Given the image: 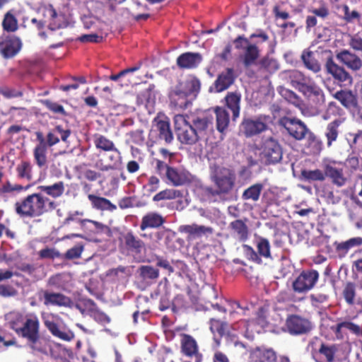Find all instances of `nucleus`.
<instances>
[{
    "label": "nucleus",
    "instance_id": "obj_20",
    "mask_svg": "<svg viewBox=\"0 0 362 362\" xmlns=\"http://www.w3.org/2000/svg\"><path fill=\"white\" fill-rule=\"evenodd\" d=\"M202 56L198 52H185L176 60L177 66L182 69H196L202 62Z\"/></svg>",
    "mask_w": 362,
    "mask_h": 362
},
{
    "label": "nucleus",
    "instance_id": "obj_28",
    "mask_svg": "<svg viewBox=\"0 0 362 362\" xmlns=\"http://www.w3.org/2000/svg\"><path fill=\"white\" fill-rule=\"evenodd\" d=\"M226 106L232 111V120L235 121L240 116L241 94L239 92H228L225 97Z\"/></svg>",
    "mask_w": 362,
    "mask_h": 362
},
{
    "label": "nucleus",
    "instance_id": "obj_21",
    "mask_svg": "<svg viewBox=\"0 0 362 362\" xmlns=\"http://www.w3.org/2000/svg\"><path fill=\"white\" fill-rule=\"evenodd\" d=\"M340 349V344H327L321 341L317 352L325 362H335L339 360Z\"/></svg>",
    "mask_w": 362,
    "mask_h": 362
},
{
    "label": "nucleus",
    "instance_id": "obj_15",
    "mask_svg": "<svg viewBox=\"0 0 362 362\" xmlns=\"http://www.w3.org/2000/svg\"><path fill=\"white\" fill-rule=\"evenodd\" d=\"M180 233L186 235L188 241L201 238L203 236L212 235L214 228L210 226L198 225L197 223L181 225L178 228Z\"/></svg>",
    "mask_w": 362,
    "mask_h": 362
},
{
    "label": "nucleus",
    "instance_id": "obj_24",
    "mask_svg": "<svg viewBox=\"0 0 362 362\" xmlns=\"http://www.w3.org/2000/svg\"><path fill=\"white\" fill-rule=\"evenodd\" d=\"M325 177L330 179L332 183L338 187L344 186L347 178L344 174L342 168H337L332 164H326L324 166Z\"/></svg>",
    "mask_w": 362,
    "mask_h": 362
},
{
    "label": "nucleus",
    "instance_id": "obj_19",
    "mask_svg": "<svg viewBox=\"0 0 362 362\" xmlns=\"http://www.w3.org/2000/svg\"><path fill=\"white\" fill-rule=\"evenodd\" d=\"M36 141L38 144L35 146L33 150V156L37 165L39 168H42L47 164V148L45 144V136L42 132L37 131L35 133Z\"/></svg>",
    "mask_w": 362,
    "mask_h": 362
},
{
    "label": "nucleus",
    "instance_id": "obj_48",
    "mask_svg": "<svg viewBox=\"0 0 362 362\" xmlns=\"http://www.w3.org/2000/svg\"><path fill=\"white\" fill-rule=\"evenodd\" d=\"M301 176L304 180L308 182L320 181L322 182L325 180V171H322L320 169L311 170H303L301 171Z\"/></svg>",
    "mask_w": 362,
    "mask_h": 362
},
{
    "label": "nucleus",
    "instance_id": "obj_53",
    "mask_svg": "<svg viewBox=\"0 0 362 362\" xmlns=\"http://www.w3.org/2000/svg\"><path fill=\"white\" fill-rule=\"evenodd\" d=\"M140 276L144 279L154 280L159 276V270L149 265H142L139 267Z\"/></svg>",
    "mask_w": 362,
    "mask_h": 362
},
{
    "label": "nucleus",
    "instance_id": "obj_50",
    "mask_svg": "<svg viewBox=\"0 0 362 362\" xmlns=\"http://www.w3.org/2000/svg\"><path fill=\"white\" fill-rule=\"evenodd\" d=\"M258 65L260 70H264L269 73L274 72L279 69L276 60L268 56L261 59L258 62Z\"/></svg>",
    "mask_w": 362,
    "mask_h": 362
},
{
    "label": "nucleus",
    "instance_id": "obj_11",
    "mask_svg": "<svg viewBox=\"0 0 362 362\" xmlns=\"http://www.w3.org/2000/svg\"><path fill=\"white\" fill-rule=\"evenodd\" d=\"M280 124L296 140L303 139L309 132L307 126L300 119L295 117H284L280 119Z\"/></svg>",
    "mask_w": 362,
    "mask_h": 362
},
{
    "label": "nucleus",
    "instance_id": "obj_18",
    "mask_svg": "<svg viewBox=\"0 0 362 362\" xmlns=\"http://www.w3.org/2000/svg\"><path fill=\"white\" fill-rule=\"evenodd\" d=\"M336 58L352 71L356 72L362 68V59L348 49H342L337 53Z\"/></svg>",
    "mask_w": 362,
    "mask_h": 362
},
{
    "label": "nucleus",
    "instance_id": "obj_57",
    "mask_svg": "<svg viewBox=\"0 0 362 362\" xmlns=\"http://www.w3.org/2000/svg\"><path fill=\"white\" fill-rule=\"evenodd\" d=\"M83 250V245L77 244L73 247L69 249L64 255V257L66 259H74L79 258Z\"/></svg>",
    "mask_w": 362,
    "mask_h": 362
},
{
    "label": "nucleus",
    "instance_id": "obj_29",
    "mask_svg": "<svg viewBox=\"0 0 362 362\" xmlns=\"http://www.w3.org/2000/svg\"><path fill=\"white\" fill-rule=\"evenodd\" d=\"M245 221L237 219L230 223L229 228L232 234L240 242H245L248 239L249 228Z\"/></svg>",
    "mask_w": 362,
    "mask_h": 362
},
{
    "label": "nucleus",
    "instance_id": "obj_59",
    "mask_svg": "<svg viewBox=\"0 0 362 362\" xmlns=\"http://www.w3.org/2000/svg\"><path fill=\"white\" fill-rule=\"evenodd\" d=\"M282 96L290 103L296 106H300L301 104L300 98L293 91L288 89L284 90L282 91Z\"/></svg>",
    "mask_w": 362,
    "mask_h": 362
},
{
    "label": "nucleus",
    "instance_id": "obj_30",
    "mask_svg": "<svg viewBox=\"0 0 362 362\" xmlns=\"http://www.w3.org/2000/svg\"><path fill=\"white\" fill-rule=\"evenodd\" d=\"M252 362H276V355L272 349L256 348L250 355Z\"/></svg>",
    "mask_w": 362,
    "mask_h": 362
},
{
    "label": "nucleus",
    "instance_id": "obj_41",
    "mask_svg": "<svg viewBox=\"0 0 362 362\" xmlns=\"http://www.w3.org/2000/svg\"><path fill=\"white\" fill-rule=\"evenodd\" d=\"M37 189L52 198H58L64 194L65 187L64 182L59 181L52 185L38 186Z\"/></svg>",
    "mask_w": 362,
    "mask_h": 362
},
{
    "label": "nucleus",
    "instance_id": "obj_8",
    "mask_svg": "<svg viewBox=\"0 0 362 362\" xmlns=\"http://www.w3.org/2000/svg\"><path fill=\"white\" fill-rule=\"evenodd\" d=\"M118 240L122 254L138 256L146 250L145 243L132 230L121 233Z\"/></svg>",
    "mask_w": 362,
    "mask_h": 362
},
{
    "label": "nucleus",
    "instance_id": "obj_9",
    "mask_svg": "<svg viewBox=\"0 0 362 362\" xmlns=\"http://www.w3.org/2000/svg\"><path fill=\"white\" fill-rule=\"evenodd\" d=\"M257 37L259 38L260 40L254 44L248 43L247 46H245L244 48L243 54L240 55V59L245 68H249L256 64L257 60L260 56V49L257 44L269 40V35L263 30H259L257 33H252L250 36V39Z\"/></svg>",
    "mask_w": 362,
    "mask_h": 362
},
{
    "label": "nucleus",
    "instance_id": "obj_35",
    "mask_svg": "<svg viewBox=\"0 0 362 362\" xmlns=\"http://www.w3.org/2000/svg\"><path fill=\"white\" fill-rule=\"evenodd\" d=\"M88 199L90 202L92 207L97 210L114 211L117 209L116 205L105 197L88 194Z\"/></svg>",
    "mask_w": 362,
    "mask_h": 362
},
{
    "label": "nucleus",
    "instance_id": "obj_51",
    "mask_svg": "<svg viewBox=\"0 0 362 362\" xmlns=\"http://www.w3.org/2000/svg\"><path fill=\"white\" fill-rule=\"evenodd\" d=\"M107 158L109 161L107 164L103 165L100 168L101 171H108L110 170L116 169L120 163V152L119 151V154L115 152H109Z\"/></svg>",
    "mask_w": 362,
    "mask_h": 362
},
{
    "label": "nucleus",
    "instance_id": "obj_13",
    "mask_svg": "<svg viewBox=\"0 0 362 362\" xmlns=\"http://www.w3.org/2000/svg\"><path fill=\"white\" fill-rule=\"evenodd\" d=\"M267 165L276 164L282 159V149L279 144L273 138L267 139L263 144L262 152Z\"/></svg>",
    "mask_w": 362,
    "mask_h": 362
},
{
    "label": "nucleus",
    "instance_id": "obj_44",
    "mask_svg": "<svg viewBox=\"0 0 362 362\" xmlns=\"http://www.w3.org/2000/svg\"><path fill=\"white\" fill-rule=\"evenodd\" d=\"M342 296L345 302L349 305L355 304V298L356 296V285L354 282L347 281L344 287Z\"/></svg>",
    "mask_w": 362,
    "mask_h": 362
},
{
    "label": "nucleus",
    "instance_id": "obj_64",
    "mask_svg": "<svg viewBox=\"0 0 362 362\" xmlns=\"http://www.w3.org/2000/svg\"><path fill=\"white\" fill-rule=\"evenodd\" d=\"M334 245L335 247V251L340 258L344 257L347 255L348 252L351 250L349 248V245L346 241L341 243L335 242Z\"/></svg>",
    "mask_w": 362,
    "mask_h": 362
},
{
    "label": "nucleus",
    "instance_id": "obj_32",
    "mask_svg": "<svg viewBox=\"0 0 362 362\" xmlns=\"http://www.w3.org/2000/svg\"><path fill=\"white\" fill-rule=\"evenodd\" d=\"M288 79L292 86L300 92H304V88L310 82V78L298 70H291L288 73Z\"/></svg>",
    "mask_w": 362,
    "mask_h": 362
},
{
    "label": "nucleus",
    "instance_id": "obj_31",
    "mask_svg": "<svg viewBox=\"0 0 362 362\" xmlns=\"http://www.w3.org/2000/svg\"><path fill=\"white\" fill-rule=\"evenodd\" d=\"M44 325L54 337L62 340L70 341L74 338V334L71 331L61 330L59 325L53 320H45Z\"/></svg>",
    "mask_w": 362,
    "mask_h": 362
},
{
    "label": "nucleus",
    "instance_id": "obj_1",
    "mask_svg": "<svg viewBox=\"0 0 362 362\" xmlns=\"http://www.w3.org/2000/svg\"><path fill=\"white\" fill-rule=\"evenodd\" d=\"M210 180L214 188L210 186L204 188L209 197L225 201L232 197L236 191L237 174L232 168L214 165L210 168Z\"/></svg>",
    "mask_w": 362,
    "mask_h": 362
},
{
    "label": "nucleus",
    "instance_id": "obj_54",
    "mask_svg": "<svg viewBox=\"0 0 362 362\" xmlns=\"http://www.w3.org/2000/svg\"><path fill=\"white\" fill-rule=\"evenodd\" d=\"M31 187L30 185H28L26 186H23L19 184L12 185L10 181L7 180L1 187H0V193H11L13 192H22L26 191Z\"/></svg>",
    "mask_w": 362,
    "mask_h": 362
},
{
    "label": "nucleus",
    "instance_id": "obj_26",
    "mask_svg": "<svg viewBox=\"0 0 362 362\" xmlns=\"http://www.w3.org/2000/svg\"><path fill=\"white\" fill-rule=\"evenodd\" d=\"M165 177L168 183L176 187L182 186L191 182L188 174L179 171L173 167L168 168V171L165 172Z\"/></svg>",
    "mask_w": 362,
    "mask_h": 362
},
{
    "label": "nucleus",
    "instance_id": "obj_37",
    "mask_svg": "<svg viewBox=\"0 0 362 362\" xmlns=\"http://www.w3.org/2000/svg\"><path fill=\"white\" fill-rule=\"evenodd\" d=\"M216 119V129L223 133L228 127L230 123L229 114L226 109L221 107H216L214 109Z\"/></svg>",
    "mask_w": 362,
    "mask_h": 362
},
{
    "label": "nucleus",
    "instance_id": "obj_33",
    "mask_svg": "<svg viewBox=\"0 0 362 362\" xmlns=\"http://www.w3.org/2000/svg\"><path fill=\"white\" fill-rule=\"evenodd\" d=\"M341 124L342 120L341 119H336L327 124L325 131L327 147L332 146L333 142L337 140L340 132L339 127Z\"/></svg>",
    "mask_w": 362,
    "mask_h": 362
},
{
    "label": "nucleus",
    "instance_id": "obj_36",
    "mask_svg": "<svg viewBox=\"0 0 362 362\" xmlns=\"http://www.w3.org/2000/svg\"><path fill=\"white\" fill-rule=\"evenodd\" d=\"M189 95H190L182 88V85L180 84L177 86L174 90L172 95L171 103H173L175 107L186 109L189 104L188 100Z\"/></svg>",
    "mask_w": 362,
    "mask_h": 362
},
{
    "label": "nucleus",
    "instance_id": "obj_52",
    "mask_svg": "<svg viewBox=\"0 0 362 362\" xmlns=\"http://www.w3.org/2000/svg\"><path fill=\"white\" fill-rule=\"evenodd\" d=\"M303 93H308L309 94L315 96L318 102H321L322 103H324L325 101V97L323 90L315 83L308 82V83L304 88Z\"/></svg>",
    "mask_w": 362,
    "mask_h": 362
},
{
    "label": "nucleus",
    "instance_id": "obj_6",
    "mask_svg": "<svg viewBox=\"0 0 362 362\" xmlns=\"http://www.w3.org/2000/svg\"><path fill=\"white\" fill-rule=\"evenodd\" d=\"M270 117L259 115L255 117H244L239 127V132L247 138L262 134L268 128Z\"/></svg>",
    "mask_w": 362,
    "mask_h": 362
},
{
    "label": "nucleus",
    "instance_id": "obj_56",
    "mask_svg": "<svg viewBox=\"0 0 362 362\" xmlns=\"http://www.w3.org/2000/svg\"><path fill=\"white\" fill-rule=\"evenodd\" d=\"M0 95L4 98L11 99L15 98H21L23 95L22 90L9 86L0 87Z\"/></svg>",
    "mask_w": 362,
    "mask_h": 362
},
{
    "label": "nucleus",
    "instance_id": "obj_49",
    "mask_svg": "<svg viewBox=\"0 0 362 362\" xmlns=\"http://www.w3.org/2000/svg\"><path fill=\"white\" fill-rule=\"evenodd\" d=\"M271 245L269 241L262 237H259L257 240V250L259 256L264 258H271Z\"/></svg>",
    "mask_w": 362,
    "mask_h": 362
},
{
    "label": "nucleus",
    "instance_id": "obj_62",
    "mask_svg": "<svg viewBox=\"0 0 362 362\" xmlns=\"http://www.w3.org/2000/svg\"><path fill=\"white\" fill-rule=\"evenodd\" d=\"M91 316L94 320L102 325H106L110 322V317L106 313L98 309L93 310L92 311Z\"/></svg>",
    "mask_w": 362,
    "mask_h": 362
},
{
    "label": "nucleus",
    "instance_id": "obj_40",
    "mask_svg": "<svg viewBox=\"0 0 362 362\" xmlns=\"http://www.w3.org/2000/svg\"><path fill=\"white\" fill-rule=\"evenodd\" d=\"M193 129L197 132L199 139L206 134L211 119L207 117H196L189 122Z\"/></svg>",
    "mask_w": 362,
    "mask_h": 362
},
{
    "label": "nucleus",
    "instance_id": "obj_45",
    "mask_svg": "<svg viewBox=\"0 0 362 362\" xmlns=\"http://www.w3.org/2000/svg\"><path fill=\"white\" fill-rule=\"evenodd\" d=\"M2 27L4 30L8 33H13L18 28V20L11 11H8L4 15Z\"/></svg>",
    "mask_w": 362,
    "mask_h": 362
},
{
    "label": "nucleus",
    "instance_id": "obj_2",
    "mask_svg": "<svg viewBox=\"0 0 362 362\" xmlns=\"http://www.w3.org/2000/svg\"><path fill=\"white\" fill-rule=\"evenodd\" d=\"M40 329V322L37 315L30 313L25 315V322L18 335L27 340L28 345L33 351L47 354L49 346L45 339L41 338Z\"/></svg>",
    "mask_w": 362,
    "mask_h": 362
},
{
    "label": "nucleus",
    "instance_id": "obj_27",
    "mask_svg": "<svg viewBox=\"0 0 362 362\" xmlns=\"http://www.w3.org/2000/svg\"><path fill=\"white\" fill-rule=\"evenodd\" d=\"M333 97L346 108H356L358 106L357 96L351 90H340L333 94Z\"/></svg>",
    "mask_w": 362,
    "mask_h": 362
},
{
    "label": "nucleus",
    "instance_id": "obj_10",
    "mask_svg": "<svg viewBox=\"0 0 362 362\" xmlns=\"http://www.w3.org/2000/svg\"><path fill=\"white\" fill-rule=\"evenodd\" d=\"M285 327L288 333L292 336L308 334L313 329V325L308 318L298 314L288 315Z\"/></svg>",
    "mask_w": 362,
    "mask_h": 362
},
{
    "label": "nucleus",
    "instance_id": "obj_22",
    "mask_svg": "<svg viewBox=\"0 0 362 362\" xmlns=\"http://www.w3.org/2000/svg\"><path fill=\"white\" fill-rule=\"evenodd\" d=\"M209 328L214 335V341L216 347L220 346L221 339L223 337L229 335L228 324L226 322L211 318L209 320Z\"/></svg>",
    "mask_w": 362,
    "mask_h": 362
},
{
    "label": "nucleus",
    "instance_id": "obj_34",
    "mask_svg": "<svg viewBox=\"0 0 362 362\" xmlns=\"http://www.w3.org/2000/svg\"><path fill=\"white\" fill-rule=\"evenodd\" d=\"M33 165L29 160H21L16 167V177L20 180L30 182L33 180Z\"/></svg>",
    "mask_w": 362,
    "mask_h": 362
},
{
    "label": "nucleus",
    "instance_id": "obj_39",
    "mask_svg": "<svg viewBox=\"0 0 362 362\" xmlns=\"http://www.w3.org/2000/svg\"><path fill=\"white\" fill-rule=\"evenodd\" d=\"M94 144L97 149L107 152H115L119 154V150L113 141L103 135L96 134L94 137Z\"/></svg>",
    "mask_w": 362,
    "mask_h": 362
},
{
    "label": "nucleus",
    "instance_id": "obj_4",
    "mask_svg": "<svg viewBox=\"0 0 362 362\" xmlns=\"http://www.w3.org/2000/svg\"><path fill=\"white\" fill-rule=\"evenodd\" d=\"M173 139L168 117L165 115L156 116L153 120L152 127L148 134L149 141L152 144L160 141H164L165 144H170Z\"/></svg>",
    "mask_w": 362,
    "mask_h": 362
},
{
    "label": "nucleus",
    "instance_id": "obj_3",
    "mask_svg": "<svg viewBox=\"0 0 362 362\" xmlns=\"http://www.w3.org/2000/svg\"><path fill=\"white\" fill-rule=\"evenodd\" d=\"M48 200L42 193L28 194L15 203V211L21 218L40 216L47 211L46 202Z\"/></svg>",
    "mask_w": 362,
    "mask_h": 362
},
{
    "label": "nucleus",
    "instance_id": "obj_23",
    "mask_svg": "<svg viewBox=\"0 0 362 362\" xmlns=\"http://www.w3.org/2000/svg\"><path fill=\"white\" fill-rule=\"evenodd\" d=\"M235 71L233 68H227L224 71L218 74L217 78L214 81V87L216 92H222L228 89L235 80Z\"/></svg>",
    "mask_w": 362,
    "mask_h": 362
},
{
    "label": "nucleus",
    "instance_id": "obj_12",
    "mask_svg": "<svg viewBox=\"0 0 362 362\" xmlns=\"http://www.w3.org/2000/svg\"><path fill=\"white\" fill-rule=\"evenodd\" d=\"M180 337V351L183 356L194 358L195 362H202L203 356L199 352V345L196 339L190 334L182 333Z\"/></svg>",
    "mask_w": 362,
    "mask_h": 362
},
{
    "label": "nucleus",
    "instance_id": "obj_61",
    "mask_svg": "<svg viewBox=\"0 0 362 362\" xmlns=\"http://www.w3.org/2000/svg\"><path fill=\"white\" fill-rule=\"evenodd\" d=\"M344 329L349 330L351 334H355L357 337H362V328L357 324L349 321H342Z\"/></svg>",
    "mask_w": 362,
    "mask_h": 362
},
{
    "label": "nucleus",
    "instance_id": "obj_25",
    "mask_svg": "<svg viewBox=\"0 0 362 362\" xmlns=\"http://www.w3.org/2000/svg\"><path fill=\"white\" fill-rule=\"evenodd\" d=\"M165 222V218L158 212H148L145 214L140 223L141 230L147 228H158Z\"/></svg>",
    "mask_w": 362,
    "mask_h": 362
},
{
    "label": "nucleus",
    "instance_id": "obj_55",
    "mask_svg": "<svg viewBox=\"0 0 362 362\" xmlns=\"http://www.w3.org/2000/svg\"><path fill=\"white\" fill-rule=\"evenodd\" d=\"M201 87V83L199 78L194 76L187 80L185 83V88H183L188 94H197L199 93Z\"/></svg>",
    "mask_w": 362,
    "mask_h": 362
},
{
    "label": "nucleus",
    "instance_id": "obj_60",
    "mask_svg": "<svg viewBox=\"0 0 362 362\" xmlns=\"http://www.w3.org/2000/svg\"><path fill=\"white\" fill-rule=\"evenodd\" d=\"M39 255L42 259H51L59 258L62 257V254L55 248H44L39 252Z\"/></svg>",
    "mask_w": 362,
    "mask_h": 362
},
{
    "label": "nucleus",
    "instance_id": "obj_38",
    "mask_svg": "<svg viewBox=\"0 0 362 362\" xmlns=\"http://www.w3.org/2000/svg\"><path fill=\"white\" fill-rule=\"evenodd\" d=\"M301 60L306 69L317 74L321 71V66L315 58L313 52L310 50H304L301 54Z\"/></svg>",
    "mask_w": 362,
    "mask_h": 362
},
{
    "label": "nucleus",
    "instance_id": "obj_16",
    "mask_svg": "<svg viewBox=\"0 0 362 362\" xmlns=\"http://www.w3.org/2000/svg\"><path fill=\"white\" fill-rule=\"evenodd\" d=\"M325 69L327 74L331 75L334 80L339 82H351L352 81L350 74L343 66L337 64L332 57L327 58Z\"/></svg>",
    "mask_w": 362,
    "mask_h": 362
},
{
    "label": "nucleus",
    "instance_id": "obj_43",
    "mask_svg": "<svg viewBox=\"0 0 362 362\" xmlns=\"http://www.w3.org/2000/svg\"><path fill=\"white\" fill-rule=\"evenodd\" d=\"M182 191L175 189H165L155 194L153 197V202H160L163 200H170L179 197H182Z\"/></svg>",
    "mask_w": 362,
    "mask_h": 362
},
{
    "label": "nucleus",
    "instance_id": "obj_42",
    "mask_svg": "<svg viewBox=\"0 0 362 362\" xmlns=\"http://www.w3.org/2000/svg\"><path fill=\"white\" fill-rule=\"evenodd\" d=\"M263 188V184L259 182L250 186L243 192V199L252 200L253 202L258 201Z\"/></svg>",
    "mask_w": 362,
    "mask_h": 362
},
{
    "label": "nucleus",
    "instance_id": "obj_46",
    "mask_svg": "<svg viewBox=\"0 0 362 362\" xmlns=\"http://www.w3.org/2000/svg\"><path fill=\"white\" fill-rule=\"evenodd\" d=\"M25 315L20 312H13L9 314V325L17 334L25 322Z\"/></svg>",
    "mask_w": 362,
    "mask_h": 362
},
{
    "label": "nucleus",
    "instance_id": "obj_47",
    "mask_svg": "<svg viewBox=\"0 0 362 362\" xmlns=\"http://www.w3.org/2000/svg\"><path fill=\"white\" fill-rule=\"evenodd\" d=\"M307 139L308 148L312 154H319L322 149V141L313 132H309Z\"/></svg>",
    "mask_w": 362,
    "mask_h": 362
},
{
    "label": "nucleus",
    "instance_id": "obj_17",
    "mask_svg": "<svg viewBox=\"0 0 362 362\" xmlns=\"http://www.w3.org/2000/svg\"><path fill=\"white\" fill-rule=\"evenodd\" d=\"M43 304L45 306H58L71 308L73 302L71 299L62 293L52 292L48 290H42Z\"/></svg>",
    "mask_w": 362,
    "mask_h": 362
},
{
    "label": "nucleus",
    "instance_id": "obj_7",
    "mask_svg": "<svg viewBox=\"0 0 362 362\" xmlns=\"http://www.w3.org/2000/svg\"><path fill=\"white\" fill-rule=\"evenodd\" d=\"M174 128L178 141L185 145H194L199 141L197 132L193 129L186 117L176 115L174 117Z\"/></svg>",
    "mask_w": 362,
    "mask_h": 362
},
{
    "label": "nucleus",
    "instance_id": "obj_63",
    "mask_svg": "<svg viewBox=\"0 0 362 362\" xmlns=\"http://www.w3.org/2000/svg\"><path fill=\"white\" fill-rule=\"evenodd\" d=\"M82 214V212H79L78 211H75L74 213L69 214L63 222L64 226L69 225L71 222L74 221L79 223L82 227L84 226L85 223L87 222V221H89V219H80L76 217L77 216Z\"/></svg>",
    "mask_w": 362,
    "mask_h": 362
},
{
    "label": "nucleus",
    "instance_id": "obj_14",
    "mask_svg": "<svg viewBox=\"0 0 362 362\" xmlns=\"http://www.w3.org/2000/svg\"><path fill=\"white\" fill-rule=\"evenodd\" d=\"M22 42L18 37L8 35L0 40V54L4 59L14 57L21 49Z\"/></svg>",
    "mask_w": 362,
    "mask_h": 362
},
{
    "label": "nucleus",
    "instance_id": "obj_5",
    "mask_svg": "<svg viewBox=\"0 0 362 362\" xmlns=\"http://www.w3.org/2000/svg\"><path fill=\"white\" fill-rule=\"evenodd\" d=\"M319 279L317 270L312 268L303 269L292 281V290L297 294H305L316 286Z\"/></svg>",
    "mask_w": 362,
    "mask_h": 362
},
{
    "label": "nucleus",
    "instance_id": "obj_58",
    "mask_svg": "<svg viewBox=\"0 0 362 362\" xmlns=\"http://www.w3.org/2000/svg\"><path fill=\"white\" fill-rule=\"evenodd\" d=\"M42 103L50 111L54 113H59L62 115H66V111L62 105L57 103L52 102L49 100H45L42 101Z\"/></svg>",
    "mask_w": 362,
    "mask_h": 362
}]
</instances>
